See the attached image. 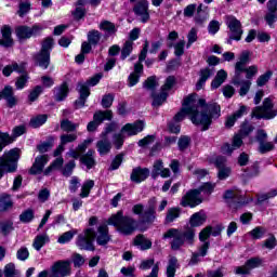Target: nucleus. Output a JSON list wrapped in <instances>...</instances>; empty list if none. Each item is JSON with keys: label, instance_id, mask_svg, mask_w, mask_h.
<instances>
[{"label": "nucleus", "instance_id": "obj_55", "mask_svg": "<svg viewBox=\"0 0 277 277\" xmlns=\"http://www.w3.org/2000/svg\"><path fill=\"white\" fill-rule=\"evenodd\" d=\"M77 235V229H71L69 232L64 233L58 237V243H68Z\"/></svg>", "mask_w": 277, "mask_h": 277}, {"label": "nucleus", "instance_id": "obj_44", "mask_svg": "<svg viewBox=\"0 0 277 277\" xmlns=\"http://www.w3.org/2000/svg\"><path fill=\"white\" fill-rule=\"evenodd\" d=\"M12 198L10 195H0V211H8V209H12Z\"/></svg>", "mask_w": 277, "mask_h": 277}, {"label": "nucleus", "instance_id": "obj_4", "mask_svg": "<svg viewBox=\"0 0 277 277\" xmlns=\"http://www.w3.org/2000/svg\"><path fill=\"white\" fill-rule=\"evenodd\" d=\"M18 159H21V149L18 148L5 151L0 157V179H3L5 172L12 173L18 168Z\"/></svg>", "mask_w": 277, "mask_h": 277}, {"label": "nucleus", "instance_id": "obj_48", "mask_svg": "<svg viewBox=\"0 0 277 277\" xmlns=\"http://www.w3.org/2000/svg\"><path fill=\"white\" fill-rule=\"evenodd\" d=\"M100 29L111 36V34H116V25L109 21H104L100 24Z\"/></svg>", "mask_w": 277, "mask_h": 277}, {"label": "nucleus", "instance_id": "obj_42", "mask_svg": "<svg viewBox=\"0 0 277 277\" xmlns=\"http://www.w3.org/2000/svg\"><path fill=\"white\" fill-rule=\"evenodd\" d=\"M153 101V107H161L163 103H166V100L168 98V92H162L160 94H151Z\"/></svg>", "mask_w": 277, "mask_h": 277}, {"label": "nucleus", "instance_id": "obj_12", "mask_svg": "<svg viewBox=\"0 0 277 277\" xmlns=\"http://www.w3.org/2000/svg\"><path fill=\"white\" fill-rule=\"evenodd\" d=\"M182 207H190L194 209V207H198V205H202V198H200V195L197 189L188 190L181 200L180 203Z\"/></svg>", "mask_w": 277, "mask_h": 277}, {"label": "nucleus", "instance_id": "obj_45", "mask_svg": "<svg viewBox=\"0 0 277 277\" xmlns=\"http://www.w3.org/2000/svg\"><path fill=\"white\" fill-rule=\"evenodd\" d=\"M242 72L246 74V79L250 81V79H254L259 75V66L251 65L249 67H243Z\"/></svg>", "mask_w": 277, "mask_h": 277}, {"label": "nucleus", "instance_id": "obj_63", "mask_svg": "<svg viewBox=\"0 0 277 277\" xmlns=\"http://www.w3.org/2000/svg\"><path fill=\"white\" fill-rule=\"evenodd\" d=\"M38 150L39 153H49V150H51V148H53V137H51L49 141L41 143L40 145H38Z\"/></svg>", "mask_w": 277, "mask_h": 277}, {"label": "nucleus", "instance_id": "obj_61", "mask_svg": "<svg viewBox=\"0 0 277 277\" xmlns=\"http://www.w3.org/2000/svg\"><path fill=\"white\" fill-rule=\"evenodd\" d=\"M114 94L108 93L105 94L102 97V107H104V109H109V107H111V105H114Z\"/></svg>", "mask_w": 277, "mask_h": 277}, {"label": "nucleus", "instance_id": "obj_14", "mask_svg": "<svg viewBox=\"0 0 277 277\" xmlns=\"http://www.w3.org/2000/svg\"><path fill=\"white\" fill-rule=\"evenodd\" d=\"M250 64V51L245 50L240 53L238 61L235 64L236 82H239V77L243 74L246 65Z\"/></svg>", "mask_w": 277, "mask_h": 277}, {"label": "nucleus", "instance_id": "obj_47", "mask_svg": "<svg viewBox=\"0 0 277 277\" xmlns=\"http://www.w3.org/2000/svg\"><path fill=\"white\" fill-rule=\"evenodd\" d=\"M92 187H94L93 180H88L87 182H84L81 187L80 198H88V196H90Z\"/></svg>", "mask_w": 277, "mask_h": 277}, {"label": "nucleus", "instance_id": "obj_34", "mask_svg": "<svg viewBox=\"0 0 277 277\" xmlns=\"http://www.w3.org/2000/svg\"><path fill=\"white\" fill-rule=\"evenodd\" d=\"M49 241H50L49 235L41 234L35 237L32 247L35 248V250H37V252H40V250H42V248H44V245L49 243Z\"/></svg>", "mask_w": 277, "mask_h": 277}, {"label": "nucleus", "instance_id": "obj_1", "mask_svg": "<svg viewBox=\"0 0 277 277\" xmlns=\"http://www.w3.org/2000/svg\"><path fill=\"white\" fill-rule=\"evenodd\" d=\"M188 116L193 124H200L207 131L213 120L222 116V108L215 102L207 104L205 98L198 100V94L193 93L184 98L181 110L174 116L175 122L185 120Z\"/></svg>", "mask_w": 277, "mask_h": 277}, {"label": "nucleus", "instance_id": "obj_16", "mask_svg": "<svg viewBox=\"0 0 277 277\" xmlns=\"http://www.w3.org/2000/svg\"><path fill=\"white\" fill-rule=\"evenodd\" d=\"M136 16H141L142 23H148L150 18V14H148V2L146 0H142L134 5L133 9Z\"/></svg>", "mask_w": 277, "mask_h": 277}, {"label": "nucleus", "instance_id": "obj_22", "mask_svg": "<svg viewBox=\"0 0 277 277\" xmlns=\"http://www.w3.org/2000/svg\"><path fill=\"white\" fill-rule=\"evenodd\" d=\"M145 123L142 120H138L134 123H127L121 129V133H127L128 135H137L144 131Z\"/></svg>", "mask_w": 277, "mask_h": 277}, {"label": "nucleus", "instance_id": "obj_11", "mask_svg": "<svg viewBox=\"0 0 277 277\" xmlns=\"http://www.w3.org/2000/svg\"><path fill=\"white\" fill-rule=\"evenodd\" d=\"M263 265V260L261 258H251L245 265L235 267V274L238 276H246L255 269V267H261Z\"/></svg>", "mask_w": 277, "mask_h": 277}, {"label": "nucleus", "instance_id": "obj_30", "mask_svg": "<svg viewBox=\"0 0 277 277\" xmlns=\"http://www.w3.org/2000/svg\"><path fill=\"white\" fill-rule=\"evenodd\" d=\"M96 148L102 157L104 155H109L111 150V142L108 141L107 137H104L96 143Z\"/></svg>", "mask_w": 277, "mask_h": 277}, {"label": "nucleus", "instance_id": "obj_43", "mask_svg": "<svg viewBox=\"0 0 277 277\" xmlns=\"http://www.w3.org/2000/svg\"><path fill=\"white\" fill-rule=\"evenodd\" d=\"M276 148V145H274V142H267L264 141L263 143L259 144L258 150L261 155H265L267 153H272Z\"/></svg>", "mask_w": 277, "mask_h": 277}, {"label": "nucleus", "instance_id": "obj_13", "mask_svg": "<svg viewBox=\"0 0 277 277\" xmlns=\"http://www.w3.org/2000/svg\"><path fill=\"white\" fill-rule=\"evenodd\" d=\"M224 198L227 200V202H230L232 209H239L246 205V201H243V197L241 196V192L238 189L226 190Z\"/></svg>", "mask_w": 277, "mask_h": 277}, {"label": "nucleus", "instance_id": "obj_24", "mask_svg": "<svg viewBox=\"0 0 277 277\" xmlns=\"http://www.w3.org/2000/svg\"><path fill=\"white\" fill-rule=\"evenodd\" d=\"M72 142H77V133L62 134L61 144L54 150V157H60V154L64 153V146H66V144H72Z\"/></svg>", "mask_w": 277, "mask_h": 277}, {"label": "nucleus", "instance_id": "obj_10", "mask_svg": "<svg viewBox=\"0 0 277 277\" xmlns=\"http://www.w3.org/2000/svg\"><path fill=\"white\" fill-rule=\"evenodd\" d=\"M42 31V27L35 25L32 27L29 26H18L15 29V34L18 40H29V38H34V36H38Z\"/></svg>", "mask_w": 277, "mask_h": 277}, {"label": "nucleus", "instance_id": "obj_58", "mask_svg": "<svg viewBox=\"0 0 277 277\" xmlns=\"http://www.w3.org/2000/svg\"><path fill=\"white\" fill-rule=\"evenodd\" d=\"M254 131V127L250 124L248 121H245L240 127V132L238 135H241L242 137H247V135H250Z\"/></svg>", "mask_w": 277, "mask_h": 277}, {"label": "nucleus", "instance_id": "obj_2", "mask_svg": "<svg viewBox=\"0 0 277 277\" xmlns=\"http://www.w3.org/2000/svg\"><path fill=\"white\" fill-rule=\"evenodd\" d=\"M162 239H173L171 241V250H181L185 243L193 246L196 239V230L192 227L186 229L170 228L168 229Z\"/></svg>", "mask_w": 277, "mask_h": 277}, {"label": "nucleus", "instance_id": "obj_41", "mask_svg": "<svg viewBox=\"0 0 277 277\" xmlns=\"http://www.w3.org/2000/svg\"><path fill=\"white\" fill-rule=\"evenodd\" d=\"M68 96V83L64 82L62 85L56 88L55 98L58 102L64 101Z\"/></svg>", "mask_w": 277, "mask_h": 277}, {"label": "nucleus", "instance_id": "obj_32", "mask_svg": "<svg viewBox=\"0 0 277 277\" xmlns=\"http://www.w3.org/2000/svg\"><path fill=\"white\" fill-rule=\"evenodd\" d=\"M134 246H138L141 250H150L153 248V241L144 235H137L134 238Z\"/></svg>", "mask_w": 277, "mask_h": 277}, {"label": "nucleus", "instance_id": "obj_37", "mask_svg": "<svg viewBox=\"0 0 277 277\" xmlns=\"http://www.w3.org/2000/svg\"><path fill=\"white\" fill-rule=\"evenodd\" d=\"M113 117L114 114L111 113V110H100L93 115V120L96 123L101 124L104 120H111Z\"/></svg>", "mask_w": 277, "mask_h": 277}, {"label": "nucleus", "instance_id": "obj_50", "mask_svg": "<svg viewBox=\"0 0 277 277\" xmlns=\"http://www.w3.org/2000/svg\"><path fill=\"white\" fill-rule=\"evenodd\" d=\"M179 263V260L176 258H171L169 260V265L167 267V277H174L176 274V264Z\"/></svg>", "mask_w": 277, "mask_h": 277}, {"label": "nucleus", "instance_id": "obj_33", "mask_svg": "<svg viewBox=\"0 0 277 277\" xmlns=\"http://www.w3.org/2000/svg\"><path fill=\"white\" fill-rule=\"evenodd\" d=\"M207 18H209V8L202 9V4L197 8V14L195 15V23L197 25H202Z\"/></svg>", "mask_w": 277, "mask_h": 277}, {"label": "nucleus", "instance_id": "obj_46", "mask_svg": "<svg viewBox=\"0 0 277 277\" xmlns=\"http://www.w3.org/2000/svg\"><path fill=\"white\" fill-rule=\"evenodd\" d=\"M101 38H103V35L98 30H91L88 32V41L93 47H96V44L101 42Z\"/></svg>", "mask_w": 277, "mask_h": 277}, {"label": "nucleus", "instance_id": "obj_60", "mask_svg": "<svg viewBox=\"0 0 277 277\" xmlns=\"http://www.w3.org/2000/svg\"><path fill=\"white\" fill-rule=\"evenodd\" d=\"M175 83H176V78L174 76H169L166 79L164 84L161 87V92H169L171 88H174Z\"/></svg>", "mask_w": 277, "mask_h": 277}, {"label": "nucleus", "instance_id": "obj_36", "mask_svg": "<svg viewBox=\"0 0 277 277\" xmlns=\"http://www.w3.org/2000/svg\"><path fill=\"white\" fill-rule=\"evenodd\" d=\"M181 217V208H170L167 211L164 224H172Z\"/></svg>", "mask_w": 277, "mask_h": 277}, {"label": "nucleus", "instance_id": "obj_38", "mask_svg": "<svg viewBox=\"0 0 277 277\" xmlns=\"http://www.w3.org/2000/svg\"><path fill=\"white\" fill-rule=\"evenodd\" d=\"M141 217L143 224H153L157 220V211L147 209Z\"/></svg>", "mask_w": 277, "mask_h": 277}, {"label": "nucleus", "instance_id": "obj_6", "mask_svg": "<svg viewBox=\"0 0 277 277\" xmlns=\"http://www.w3.org/2000/svg\"><path fill=\"white\" fill-rule=\"evenodd\" d=\"M51 49H53V38H47L42 42L41 51L35 56V62L44 70H47L49 64H51Z\"/></svg>", "mask_w": 277, "mask_h": 277}, {"label": "nucleus", "instance_id": "obj_9", "mask_svg": "<svg viewBox=\"0 0 277 277\" xmlns=\"http://www.w3.org/2000/svg\"><path fill=\"white\" fill-rule=\"evenodd\" d=\"M225 23L229 29V35L232 38H235V40L239 42V40H241V36H243V27L241 26V22L237 19V17L229 15L226 16Z\"/></svg>", "mask_w": 277, "mask_h": 277}, {"label": "nucleus", "instance_id": "obj_54", "mask_svg": "<svg viewBox=\"0 0 277 277\" xmlns=\"http://www.w3.org/2000/svg\"><path fill=\"white\" fill-rule=\"evenodd\" d=\"M213 189H215V186L211 183H206L203 185H201L199 188H197L196 190L200 194H205L206 196H211V194H213Z\"/></svg>", "mask_w": 277, "mask_h": 277}, {"label": "nucleus", "instance_id": "obj_35", "mask_svg": "<svg viewBox=\"0 0 277 277\" xmlns=\"http://www.w3.org/2000/svg\"><path fill=\"white\" fill-rule=\"evenodd\" d=\"M227 78L228 74L226 72V70H219L215 78L212 80L211 88H213V90H217V88H220V85H222V83H224Z\"/></svg>", "mask_w": 277, "mask_h": 277}, {"label": "nucleus", "instance_id": "obj_59", "mask_svg": "<svg viewBox=\"0 0 277 277\" xmlns=\"http://www.w3.org/2000/svg\"><path fill=\"white\" fill-rule=\"evenodd\" d=\"M190 144H192V138L186 135L181 136L177 142V146L180 150H187Z\"/></svg>", "mask_w": 277, "mask_h": 277}, {"label": "nucleus", "instance_id": "obj_64", "mask_svg": "<svg viewBox=\"0 0 277 277\" xmlns=\"http://www.w3.org/2000/svg\"><path fill=\"white\" fill-rule=\"evenodd\" d=\"M18 272L16 271V266L12 263L6 264L4 267V276L5 277H15Z\"/></svg>", "mask_w": 277, "mask_h": 277}, {"label": "nucleus", "instance_id": "obj_7", "mask_svg": "<svg viewBox=\"0 0 277 277\" xmlns=\"http://www.w3.org/2000/svg\"><path fill=\"white\" fill-rule=\"evenodd\" d=\"M94 239H96V232L93 228H87L84 233L78 236L76 245L80 250L94 252Z\"/></svg>", "mask_w": 277, "mask_h": 277}, {"label": "nucleus", "instance_id": "obj_56", "mask_svg": "<svg viewBox=\"0 0 277 277\" xmlns=\"http://www.w3.org/2000/svg\"><path fill=\"white\" fill-rule=\"evenodd\" d=\"M14 142L13 136H10L9 133L0 131V146L5 148V146H10Z\"/></svg>", "mask_w": 277, "mask_h": 277}, {"label": "nucleus", "instance_id": "obj_26", "mask_svg": "<svg viewBox=\"0 0 277 277\" xmlns=\"http://www.w3.org/2000/svg\"><path fill=\"white\" fill-rule=\"evenodd\" d=\"M236 77H237V74H234V77H233L232 81H233L234 85H240L239 94L241 96H246V94H248V92H250V88L252 85V81L245 80L243 79V74H240L238 82L236 80Z\"/></svg>", "mask_w": 277, "mask_h": 277}, {"label": "nucleus", "instance_id": "obj_15", "mask_svg": "<svg viewBox=\"0 0 277 277\" xmlns=\"http://www.w3.org/2000/svg\"><path fill=\"white\" fill-rule=\"evenodd\" d=\"M95 239L97 246H107V243L111 241L109 227H107V225H100L97 228V234H95Z\"/></svg>", "mask_w": 277, "mask_h": 277}, {"label": "nucleus", "instance_id": "obj_39", "mask_svg": "<svg viewBox=\"0 0 277 277\" xmlns=\"http://www.w3.org/2000/svg\"><path fill=\"white\" fill-rule=\"evenodd\" d=\"M61 129L62 131H65V133H72L79 129V123H74L68 119H63L61 120Z\"/></svg>", "mask_w": 277, "mask_h": 277}, {"label": "nucleus", "instance_id": "obj_51", "mask_svg": "<svg viewBox=\"0 0 277 277\" xmlns=\"http://www.w3.org/2000/svg\"><path fill=\"white\" fill-rule=\"evenodd\" d=\"M272 75H274V72H272V70L266 71L265 74L261 75L258 79H256V85L259 88H263V85H266L267 82L272 79Z\"/></svg>", "mask_w": 277, "mask_h": 277}, {"label": "nucleus", "instance_id": "obj_25", "mask_svg": "<svg viewBox=\"0 0 277 277\" xmlns=\"http://www.w3.org/2000/svg\"><path fill=\"white\" fill-rule=\"evenodd\" d=\"M77 90L80 94V97L76 101V105L77 107H84L85 101L88 100V96H90V88L88 87V83L79 82Z\"/></svg>", "mask_w": 277, "mask_h": 277}, {"label": "nucleus", "instance_id": "obj_3", "mask_svg": "<svg viewBox=\"0 0 277 277\" xmlns=\"http://www.w3.org/2000/svg\"><path fill=\"white\" fill-rule=\"evenodd\" d=\"M107 224L109 226H115L120 235L129 236L133 235L137 228V221L131 216L124 215L122 210H119L117 213L113 214Z\"/></svg>", "mask_w": 277, "mask_h": 277}, {"label": "nucleus", "instance_id": "obj_21", "mask_svg": "<svg viewBox=\"0 0 277 277\" xmlns=\"http://www.w3.org/2000/svg\"><path fill=\"white\" fill-rule=\"evenodd\" d=\"M1 98H4V101H6V105L10 108L15 107L16 103H18V100L16 98V96H14V89L10 85H6L0 92V101Z\"/></svg>", "mask_w": 277, "mask_h": 277}, {"label": "nucleus", "instance_id": "obj_28", "mask_svg": "<svg viewBox=\"0 0 277 277\" xmlns=\"http://www.w3.org/2000/svg\"><path fill=\"white\" fill-rule=\"evenodd\" d=\"M94 149H89L87 154L80 157V163L85 166L87 170H92L96 166V159L94 158Z\"/></svg>", "mask_w": 277, "mask_h": 277}, {"label": "nucleus", "instance_id": "obj_62", "mask_svg": "<svg viewBox=\"0 0 277 277\" xmlns=\"http://www.w3.org/2000/svg\"><path fill=\"white\" fill-rule=\"evenodd\" d=\"M162 169H163V160H156L154 162V169H153V172H151V176L154 179H157V176H159Z\"/></svg>", "mask_w": 277, "mask_h": 277}, {"label": "nucleus", "instance_id": "obj_19", "mask_svg": "<svg viewBox=\"0 0 277 277\" xmlns=\"http://www.w3.org/2000/svg\"><path fill=\"white\" fill-rule=\"evenodd\" d=\"M248 114V107L241 105L238 110H236L232 116H228L225 120V127L226 129H233L235 127V123L239 118H242Z\"/></svg>", "mask_w": 277, "mask_h": 277}, {"label": "nucleus", "instance_id": "obj_27", "mask_svg": "<svg viewBox=\"0 0 277 277\" xmlns=\"http://www.w3.org/2000/svg\"><path fill=\"white\" fill-rule=\"evenodd\" d=\"M215 74L214 68L206 67L199 71V80L196 84V90H202L205 88V83H207V80L213 77Z\"/></svg>", "mask_w": 277, "mask_h": 277}, {"label": "nucleus", "instance_id": "obj_40", "mask_svg": "<svg viewBox=\"0 0 277 277\" xmlns=\"http://www.w3.org/2000/svg\"><path fill=\"white\" fill-rule=\"evenodd\" d=\"M47 120H49L48 115L35 116L30 119V127H32V129H38L39 127H42V124H44Z\"/></svg>", "mask_w": 277, "mask_h": 277}, {"label": "nucleus", "instance_id": "obj_20", "mask_svg": "<svg viewBox=\"0 0 277 277\" xmlns=\"http://www.w3.org/2000/svg\"><path fill=\"white\" fill-rule=\"evenodd\" d=\"M150 176V170L147 168H140L136 167L132 170V173L130 175V179L132 183H142L147 180V177Z\"/></svg>", "mask_w": 277, "mask_h": 277}, {"label": "nucleus", "instance_id": "obj_31", "mask_svg": "<svg viewBox=\"0 0 277 277\" xmlns=\"http://www.w3.org/2000/svg\"><path fill=\"white\" fill-rule=\"evenodd\" d=\"M25 72V63L18 65V63H13L12 65H8L2 69V75L4 77H10L12 72Z\"/></svg>", "mask_w": 277, "mask_h": 277}, {"label": "nucleus", "instance_id": "obj_17", "mask_svg": "<svg viewBox=\"0 0 277 277\" xmlns=\"http://www.w3.org/2000/svg\"><path fill=\"white\" fill-rule=\"evenodd\" d=\"M264 18L269 27H274V23L277 21V0L267 2V13Z\"/></svg>", "mask_w": 277, "mask_h": 277}, {"label": "nucleus", "instance_id": "obj_49", "mask_svg": "<svg viewBox=\"0 0 277 277\" xmlns=\"http://www.w3.org/2000/svg\"><path fill=\"white\" fill-rule=\"evenodd\" d=\"M133 53V41L128 40L124 42L122 49H121V60H124L126 57H129Z\"/></svg>", "mask_w": 277, "mask_h": 277}, {"label": "nucleus", "instance_id": "obj_29", "mask_svg": "<svg viewBox=\"0 0 277 277\" xmlns=\"http://www.w3.org/2000/svg\"><path fill=\"white\" fill-rule=\"evenodd\" d=\"M205 222H207V214L205 213V211H199V212L194 213L189 220V224L193 228L202 226V224H205Z\"/></svg>", "mask_w": 277, "mask_h": 277}, {"label": "nucleus", "instance_id": "obj_57", "mask_svg": "<svg viewBox=\"0 0 277 277\" xmlns=\"http://www.w3.org/2000/svg\"><path fill=\"white\" fill-rule=\"evenodd\" d=\"M158 87H159V83L157 82V77L155 76L147 78V80H145L143 84V88L150 91L155 90Z\"/></svg>", "mask_w": 277, "mask_h": 277}, {"label": "nucleus", "instance_id": "obj_53", "mask_svg": "<svg viewBox=\"0 0 277 277\" xmlns=\"http://www.w3.org/2000/svg\"><path fill=\"white\" fill-rule=\"evenodd\" d=\"M265 233H267V229L265 227L258 226L253 228L249 235L252 237V239H263Z\"/></svg>", "mask_w": 277, "mask_h": 277}, {"label": "nucleus", "instance_id": "obj_8", "mask_svg": "<svg viewBox=\"0 0 277 277\" xmlns=\"http://www.w3.org/2000/svg\"><path fill=\"white\" fill-rule=\"evenodd\" d=\"M72 274L70 261H57L50 268V277H68Z\"/></svg>", "mask_w": 277, "mask_h": 277}, {"label": "nucleus", "instance_id": "obj_18", "mask_svg": "<svg viewBox=\"0 0 277 277\" xmlns=\"http://www.w3.org/2000/svg\"><path fill=\"white\" fill-rule=\"evenodd\" d=\"M0 47L10 49L14 47V39L12 38V28L10 26H3L1 28Z\"/></svg>", "mask_w": 277, "mask_h": 277}, {"label": "nucleus", "instance_id": "obj_52", "mask_svg": "<svg viewBox=\"0 0 277 277\" xmlns=\"http://www.w3.org/2000/svg\"><path fill=\"white\" fill-rule=\"evenodd\" d=\"M34 217H35L34 210L27 209L21 213L19 221L23 222L24 224H29V222H31Z\"/></svg>", "mask_w": 277, "mask_h": 277}, {"label": "nucleus", "instance_id": "obj_23", "mask_svg": "<svg viewBox=\"0 0 277 277\" xmlns=\"http://www.w3.org/2000/svg\"><path fill=\"white\" fill-rule=\"evenodd\" d=\"M47 163H49V156L42 155L37 157L29 170V174H42V170H44Z\"/></svg>", "mask_w": 277, "mask_h": 277}, {"label": "nucleus", "instance_id": "obj_5", "mask_svg": "<svg viewBox=\"0 0 277 277\" xmlns=\"http://www.w3.org/2000/svg\"><path fill=\"white\" fill-rule=\"evenodd\" d=\"M252 116L258 120H273V118L277 116V108L274 107V100H272V97L264 98L262 106L253 108Z\"/></svg>", "mask_w": 277, "mask_h": 277}]
</instances>
